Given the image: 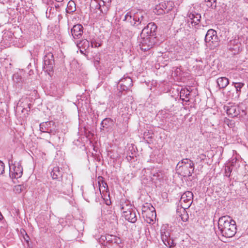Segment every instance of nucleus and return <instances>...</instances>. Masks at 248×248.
<instances>
[{
  "instance_id": "obj_11",
  "label": "nucleus",
  "mask_w": 248,
  "mask_h": 248,
  "mask_svg": "<svg viewBox=\"0 0 248 248\" xmlns=\"http://www.w3.org/2000/svg\"><path fill=\"white\" fill-rule=\"evenodd\" d=\"M54 65V56L52 53H47L44 57V69L47 72H51L53 70Z\"/></svg>"
},
{
  "instance_id": "obj_23",
  "label": "nucleus",
  "mask_w": 248,
  "mask_h": 248,
  "mask_svg": "<svg viewBox=\"0 0 248 248\" xmlns=\"http://www.w3.org/2000/svg\"><path fill=\"white\" fill-rule=\"evenodd\" d=\"M232 44L234 45V46L233 47L230 46L229 49L232 51L234 50L235 51L234 53H238L240 51L241 44L238 41L234 40L231 42L230 46Z\"/></svg>"
},
{
  "instance_id": "obj_10",
  "label": "nucleus",
  "mask_w": 248,
  "mask_h": 248,
  "mask_svg": "<svg viewBox=\"0 0 248 248\" xmlns=\"http://www.w3.org/2000/svg\"><path fill=\"white\" fill-rule=\"evenodd\" d=\"M193 199V193L187 191L184 193L180 200L181 208L188 209L191 205Z\"/></svg>"
},
{
  "instance_id": "obj_12",
  "label": "nucleus",
  "mask_w": 248,
  "mask_h": 248,
  "mask_svg": "<svg viewBox=\"0 0 248 248\" xmlns=\"http://www.w3.org/2000/svg\"><path fill=\"white\" fill-rule=\"evenodd\" d=\"M132 80L129 77H124L121 78L118 83V87H120V93L123 91L128 90L132 86Z\"/></svg>"
},
{
  "instance_id": "obj_5",
  "label": "nucleus",
  "mask_w": 248,
  "mask_h": 248,
  "mask_svg": "<svg viewBox=\"0 0 248 248\" xmlns=\"http://www.w3.org/2000/svg\"><path fill=\"white\" fill-rule=\"evenodd\" d=\"M224 110L227 114L231 117H238L241 119H245L247 115L246 107L243 105L240 106H225Z\"/></svg>"
},
{
  "instance_id": "obj_36",
  "label": "nucleus",
  "mask_w": 248,
  "mask_h": 248,
  "mask_svg": "<svg viewBox=\"0 0 248 248\" xmlns=\"http://www.w3.org/2000/svg\"><path fill=\"white\" fill-rule=\"evenodd\" d=\"M91 45H92V47H93V46L95 47H98L99 46H100V44L99 43H98L97 42H95V43H94L93 42H91Z\"/></svg>"
},
{
  "instance_id": "obj_15",
  "label": "nucleus",
  "mask_w": 248,
  "mask_h": 248,
  "mask_svg": "<svg viewBox=\"0 0 248 248\" xmlns=\"http://www.w3.org/2000/svg\"><path fill=\"white\" fill-rule=\"evenodd\" d=\"M188 17L192 26L198 25L201 19V16L195 12L190 13L188 15Z\"/></svg>"
},
{
  "instance_id": "obj_34",
  "label": "nucleus",
  "mask_w": 248,
  "mask_h": 248,
  "mask_svg": "<svg viewBox=\"0 0 248 248\" xmlns=\"http://www.w3.org/2000/svg\"><path fill=\"white\" fill-rule=\"evenodd\" d=\"M40 131L43 132H46V133H47L46 127V126H45V124H44V123H41L40 124Z\"/></svg>"
},
{
  "instance_id": "obj_18",
  "label": "nucleus",
  "mask_w": 248,
  "mask_h": 248,
  "mask_svg": "<svg viewBox=\"0 0 248 248\" xmlns=\"http://www.w3.org/2000/svg\"><path fill=\"white\" fill-rule=\"evenodd\" d=\"M44 123L45 126L46 127L47 133L51 135H55L56 132V126L55 123L53 121H49Z\"/></svg>"
},
{
  "instance_id": "obj_38",
  "label": "nucleus",
  "mask_w": 248,
  "mask_h": 248,
  "mask_svg": "<svg viewBox=\"0 0 248 248\" xmlns=\"http://www.w3.org/2000/svg\"><path fill=\"white\" fill-rule=\"evenodd\" d=\"M55 0L59 3H62L63 1V0Z\"/></svg>"
},
{
  "instance_id": "obj_7",
  "label": "nucleus",
  "mask_w": 248,
  "mask_h": 248,
  "mask_svg": "<svg viewBox=\"0 0 248 248\" xmlns=\"http://www.w3.org/2000/svg\"><path fill=\"white\" fill-rule=\"evenodd\" d=\"M9 161V174L12 178L18 179L20 178L23 174V168L20 162L12 164V161Z\"/></svg>"
},
{
  "instance_id": "obj_21",
  "label": "nucleus",
  "mask_w": 248,
  "mask_h": 248,
  "mask_svg": "<svg viewBox=\"0 0 248 248\" xmlns=\"http://www.w3.org/2000/svg\"><path fill=\"white\" fill-rule=\"evenodd\" d=\"M217 82L220 89H224L229 84V80L226 77H220L217 79Z\"/></svg>"
},
{
  "instance_id": "obj_32",
  "label": "nucleus",
  "mask_w": 248,
  "mask_h": 248,
  "mask_svg": "<svg viewBox=\"0 0 248 248\" xmlns=\"http://www.w3.org/2000/svg\"><path fill=\"white\" fill-rule=\"evenodd\" d=\"M24 186L22 185H18L15 186V191L16 193H21L23 191Z\"/></svg>"
},
{
  "instance_id": "obj_43",
  "label": "nucleus",
  "mask_w": 248,
  "mask_h": 248,
  "mask_svg": "<svg viewBox=\"0 0 248 248\" xmlns=\"http://www.w3.org/2000/svg\"><path fill=\"white\" fill-rule=\"evenodd\" d=\"M105 184V186H107V187H108V186H107V183H105V184Z\"/></svg>"
},
{
  "instance_id": "obj_22",
  "label": "nucleus",
  "mask_w": 248,
  "mask_h": 248,
  "mask_svg": "<svg viewBox=\"0 0 248 248\" xmlns=\"http://www.w3.org/2000/svg\"><path fill=\"white\" fill-rule=\"evenodd\" d=\"M186 209V208H181L177 210V216H179L183 222L186 221L188 218V216Z\"/></svg>"
},
{
  "instance_id": "obj_35",
  "label": "nucleus",
  "mask_w": 248,
  "mask_h": 248,
  "mask_svg": "<svg viewBox=\"0 0 248 248\" xmlns=\"http://www.w3.org/2000/svg\"><path fill=\"white\" fill-rule=\"evenodd\" d=\"M128 208H132L131 207V205L126 204L125 205H122V210L123 211V212L127 211Z\"/></svg>"
},
{
  "instance_id": "obj_1",
  "label": "nucleus",
  "mask_w": 248,
  "mask_h": 248,
  "mask_svg": "<svg viewBox=\"0 0 248 248\" xmlns=\"http://www.w3.org/2000/svg\"><path fill=\"white\" fill-rule=\"evenodd\" d=\"M157 28L155 23L150 22L142 29L140 34L141 40L140 44L141 50L144 51L148 50L156 43Z\"/></svg>"
},
{
  "instance_id": "obj_37",
  "label": "nucleus",
  "mask_w": 248,
  "mask_h": 248,
  "mask_svg": "<svg viewBox=\"0 0 248 248\" xmlns=\"http://www.w3.org/2000/svg\"><path fill=\"white\" fill-rule=\"evenodd\" d=\"M62 3H61L60 4H55V7L56 9V10H58L59 9L60 7L61 6H62Z\"/></svg>"
},
{
  "instance_id": "obj_42",
  "label": "nucleus",
  "mask_w": 248,
  "mask_h": 248,
  "mask_svg": "<svg viewBox=\"0 0 248 248\" xmlns=\"http://www.w3.org/2000/svg\"><path fill=\"white\" fill-rule=\"evenodd\" d=\"M80 52H81V53H83V50H80Z\"/></svg>"
},
{
  "instance_id": "obj_24",
  "label": "nucleus",
  "mask_w": 248,
  "mask_h": 248,
  "mask_svg": "<svg viewBox=\"0 0 248 248\" xmlns=\"http://www.w3.org/2000/svg\"><path fill=\"white\" fill-rule=\"evenodd\" d=\"M77 46L79 47H82L85 50L89 47L90 43L86 39L82 40L77 43Z\"/></svg>"
},
{
  "instance_id": "obj_2",
  "label": "nucleus",
  "mask_w": 248,
  "mask_h": 248,
  "mask_svg": "<svg viewBox=\"0 0 248 248\" xmlns=\"http://www.w3.org/2000/svg\"><path fill=\"white\" fill-rule=\"evenodd\" d=\"M124 21L128 22L133 27L140 30L148 22L149 18L142 10H132L125 15Z\"/></svg>"
},
{
  "instance_id": "obj_9",
  "label": "nucleus",
  "mask_w": 248,
  "mask_h": 248,
  "mask_svg": "<svg viewBox=\"0 0 248 248\" xmlns=\"http://www.w3.org/2000/svg\"><path fill=\"white\" fill-rule=\"evenodd\" d=\"M51 175L53 179L58 180V184L55 186V188L59 192L64 193L65 192L62 188V183L61 180L62 177V171L59 167H55L53 168L51 172Z\"/></svg>"
},
{
  "instance_id": "obj_4",
  "label": "nucleus",
  "mask_w": 248,
  "mask_h": 248,
  "mask_svg": "<svg viewBox=\"0 0 248 248\" xmlns=\"http://www.w3.org/2000/svg\"><path fill=\"white\" fill-rule=\"evenodd\" d=\"M176 170L184 177L191 176L194 172V163L189 159H183L177 164Z\"/></svg>"
},
{
  "instance_id": "obj_29",
  "label": "nucleus",
  "mask_w": 248,
  "mask_h": 248,
  "mask_svg": "<svg viewBox=\"0 0 248 248\" xmlns=\"http://www.w3.org/2000/svg\"><path fill=\"white\" fill-rule=\"evenodd\" d=\"M101 2L98 3L97 1H92L90 4V7L92 9H100Z\"/></svg>"
},
{
  "instance_id": "obj_31",
  "label": "nucleus",
  "mask_w": 248,
  "mask_h": 248,
  "mask_svg": "<svg viewBox=\"0 0 248 248\" xmlns=\"http://www.w3.org/2000/svg\"><path fill=\"white\" fill-rule=\"evenodd\" d=\"M232 170L230 167L227 166L225 168V175L228 177H229L231 175V173L232 172Z\"/></svg>"
},
{
  "instance_id": "obj_13",
  "label": "nucleus",
  "mask_w": 248,
  "mask_h": 248,
  "mask_svg": "<svg viewBox=\"0 0 248 248\" xmlns=\"http://www.w3.org/2000/svg\"><path fill=\"white\" fill-rule=\"evenodd\" d=\"M123 216L126 220L131 223H135L137 220L136 211L134 209L128 208L127 211L123 212Z\"/></svg>"
},
{
  "instance_id": "obj_3",
  "label": "nucleus",
  "mask_w": 248,
  "mask_h": 248,
  "mask_svg": "<svg viewBox=\"0 0 248 248\" xmlns=\"http://www.w3.org/2000/svg\"><path fill=\"white\" fill-rule=\"evenodd\" d=\"M218 227L222 235L226 238L232 237L236 232V222L228 216L219 218Z\"/></svg>"
},
{
  "instance_id": "obj_16",
  "label": "nucleus",
  "mask_w": 248,
  "mask_h": 248,
  "mask_svg": "<svg viewBox=\"0 0 248 248\" xmlns=\"http://www.w3.org/2000/svg\"><path fill=\"white\" fill-rule=\"evenodd\" d=\"M167 3L166 2H161L159 5L156 6L155 8V11L154 12L157 15H162L166 13V12L168 13L170 10H167Z\"/></svg>"
},
{
  "instance_id": "obj_6",
  "label": "nucleus",
  "mask_w": 248,
  "mask_h": 248,
  "mask_svg": "<svg viewBox=\"0 0 248 248\" xmlns=\"http://www.w3.org/2000/svg\"><path fill=\"white\" fill-rule=\"evenodd\" d=\"M204 42L207 46L214 48L219 46L218 38L217 31L213 29L209 30L204 38Z\"/></svg>"
},
{
  "instance_id": "obj_8",
  "label": "nucleus",
  "mask_w": 248,
  "mask_h": 248,
  "mask_svg": "<svg viewBox=\"0 0 248 248\" xmlns=\"http://www.w3.org/2000/svg\"><path fill=\"white\" fill-rule=\"evenodd\" d=\"M170 231L166 228V226H163L160 229V235L162 242L167 247L171 248L175 246L173 240L170 236Z\"/></svg>"
},
{
  "instance_id": "obj_40",
  "label": "nucleus",
  "mask_w": 248,
  "mask_h": 248,
  "mask_svg": "<svg viewBox=\"0 0 248 248\" xmlns=\"http://www.w3.org/2000/svg\"><path fill=\"white\" fill-rule=\"evenodd\" d=\"M110 203H111L110 201H107L106 202V204H107V205H109V204H110Z\"/></svg>"
},
{
  "instance_id": "obj_28",
  "label": "nucleus",
  "mask_w": 248,
  "mask_h": 248,
  "mask_svg": "<svg viewBox=\"0 0 248 248\" xmlns=\"http://www.w3.org/2000/svg\"><path fill=\"white\" fill-rule=\"evenodd\" d=\"M207 6L209 7L215 8L216 7V0H205Z\"/></svg>"
},
{
  "instance_id": "obj_33",
  "label": "nucleus",
  "mask_w": 248,
  "mask_h": 248,
  "mask_svg": "<svg viewBox=\"0 0 248 248\" xmlns=\"http://www.w3.org/2000/svg\"><path fill=\"white\" fill-rule=\"evenodd\" d=\"M4 164L2 161L0 160V174H2L4 172Z\"/></svg>"
},
{
  "instance_id": "obj_26",
  "label": "nucleus",
  "mask_w": 248,
  "mask_h": 248,
  "mask_svg": "<svg viewBox=\"0 0 248 248\" xmlns=\"http://www.w3.org/2000/svg\"><path fill=\"white\" fill-rule=\"evenodd\" d=\"M232 85L234 86L237 93L239 94L241 92V89L244 86L245 84L242 82H233Z\"/></svg>"
},
{
  "instance_id": "obj_14",
  "label": "nucleus",
  "mask_w": 248,
  "mask_h": 248,
  "mask_svg": "<svg viewBox=\"0 0 248 248\" xmlns=\"http://www.w3.org/2000/svg\"><path fill=\"white\" fill-rule=\"evenodd\" d=\"M83 27L81 24L74 25L71 30L72 35L74 39H79L83 34Z\"/></svg>"
},
{
  "instance_id": "obj_27",
  "label": "nucleus",
  "mask_w": 248,
  "mask_h": 248,
  "mask_svg": "<svg viewBox=\"0 0 248 248\" xmlns=\"http://www.w3.org/2000/svg\"><path fill=\"white\" fill-rule=\"evenodd\" d=\"M67 8L71 12H73L76 11V4L74 1L71 0L68 2L67 4Z\"/></svg>"
},
{
  "instance_id": "obj_44",
  "label": "nucleus",
  "mask_w": 248,
  "mask_h": 248,
  "mask_svg": "<svg viewBox=\"0 0 248 248\" xmlns=\"http://www.w3.org/2000/svg\"><path fill=\"white\" fill-rule=\"evenodd\" d=\"M24 239H25V240L27 241V242H28V240H26V239L25 238H24Z\"/></svg>"
},
{
  "instance_id": "obj_19",
  "label": "nucleus",
  "mask_w": 248,
  "mask_h": 248,
  "mask_svg": "<svg viewBox=\"0 0 248 248\" xmlns=\"http://www.w3.org/2000/svg\"><path fill=\"white\" fill-rule=\"evenodd\" d=\"M105 237V240L108 243H114L117 245L121 244L122 241L120 238L113 235L107 234L105 236H102V240H104Z\"/></svg>"
},
{
  "instance_id": "obj_45",
  "label": "nucleus",
  "mask_w": 248,
  "mask_h": 248,
  "mask_svg": "<svg viewBox=\"0 0 248 248\" xmlns=\"http://www.w3.org/2000/svg\"><path fill=\"white\" fill-rule=\"evenodd\" d=\"M98 178H102L103 177H101V176H99V177H98Z\"/></svg>"
},
{
  "instance_id": "obj_17",
  "label": "nucleus",
  "mask_w": 248,
  "mask_h": 248,
  "mask_svg": "<svg viewBox=\"0 0 248 248\" xmlns=\"http://www.w3.org/2000/svg\"><path fill=\"white\" fill-rule=\"evenodd\" d=\"M113 124V122L112 119L106 118L101 122L100 129L101 130H108L111 128Z\"/></svg>"
},
{
  "instance_id": "obj_39",
  "label": "nucleus",
  "mask_w": 248,
  "mask_h": 248,
  "mask_svg": "<svg viewBox=\"0 0 248 248\" xmlns=\"http://www.w3.org/2000/svg\"><path fill=\"white\" fill-rule=\"evenodd\" d=\"M92 195H93V197H94V196H95L94 195H95V192L94 190H93V191H92Z\"/></svg>"
},
{
  "instance_id": "obj_30",
  "label": "nucleus",
  "mask_w": 248,
  "mask_h": 248,
  "mask_svg": "<svg viewBox=\"0 0 248 248\" xmlns=\"http://www.w3.org/2000/svg\"><path fill=\"white\" fill-rule=\"evenodd\" d=\"M180 96L185 97L186 98H188V96L190 94V92L188 90H181L180 91Z\"/></svg>"
},
{
  "instance_id": "obj_20",
  "label": "nucleus",
  "mask_w": 248,
  "mask_h": 248,
  "mask_svg": "<svg viewBox=\"0 0 248 248\" xmlns=\"http://www.w3.org/2000/svg\"><path fill=\"white\" fill-rule=\"evenodd\" d=\"M151 179L152 181L155 182L157 180H160L163 178L162 172L159 170H153L151 171Z\"/></svg>"
},
{
  "instance_id": "obj_41",
  "label": "nucleus",
  "mask_w": 248,
  "mask_h": 248,
  "mask_svg": "<svg viewBox=\"0 0 248 248\" xmlns=\"http://www.w3.org/2000/svg\"><path fill=\"white\" fill-rule=\"evenodd\" d=\"M18 75H14V78H16V77H18Z\"/></svg>"
},
{
  "instance_id": "obj_25",
  "label": "nucleus",
  "mask_w": 248,
  "mask_h": 248,
  "mask_svg": "<svg viewBox=\"0 0 248 248\" xmlns=\"http://www.w3.org/2000/svg\"><path fill=\"white\" fill-rule=\"evenodd\" d=\"M109 7L108 5L105 4V2L104 0H102L100 8V11L101 13L103 15H106L108 11Z\"/></svg>"
}]
</instances>
